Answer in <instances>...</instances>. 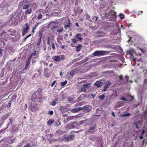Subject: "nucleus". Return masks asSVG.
I'll use <instances>...</instances> for the list:
<instances>
[{"label":"nucleus","instance_id":"1","mask_svg":"<svg viewBox=\"0 0 147 147\" xmlns=\"http://www.w3.org/2000/svg\"><path fill=\"white\" fill-rule=\"evenodd\" d=\"M42 90L39 88L37 91L34 92L32 95V100L33 102H37L42 98Z\"/></svg>","mask_w":147,"mask_h":147},{"label":"nucleus","instance_id":"2","mask_svg":"<svg viewBox=\"0 0 147 147\" xmlns=\"http://www.w3.org/2000/svg\"><path fill=\"white\" fill-rule=\"evenodd\" d=\"M75 137V135L73 134L68 135H65L62 136L61 140L65 142H69L74 140Z\"/></svg>","mask_w":147,"mask_h":147},{"label":"nucleus","instance_id":"3","mask_svg":"<svg viewBox=\"0 0 147 147\" xmlns=\"http://www.w3.org/2000/svg\"><path fill=\"white\" fill-rule=\"evenodd\" d=\"M107 52L104 51H96L91 55V56L93 57L96 56H102L105 55Z\"/></svg>","mask_w":147,"mask_h":147},{"label":"nucleus","instance_id":"4","mask_svg":"<svg viewBox=\"0 0 147 147\" xmlns=\"http://www.w3.org/2000/svg\"><path fill=\"white\" fill-rule=\"evenodd\" d=\"M25 26L26 27L24 28L22 32V36L24 35L28 31L29 29V26L28 23H26Z\"/></svg>","mask_w":147,"mask_h":147},{"label":"nucleus","instance_id":"5","mask_svg":"<svg viewBox=\"0 0 147 147\" xmlns=\"http://www.w3.org/2000/svg\"><path fill=\"white\" fill-rule=\"evenodd\" d=\"M6 34V32L3 31L1 34H0V36L2 37L4 36V39L5 40H7L9 39V35L5 34Z\"/></svg>","mask_w":147,"mask_h":147},{"label":"nucleus","instance_id":"6","mask_svg":"<svg viewBox=\"0 0 147 147\" xmlns=\"http://www.w3.org/2000/svg\"><path fill=\"white\" fill-rule=\"evenodd\" d=\"M108 15H111L112 16L113 18H117L116 12L114 10H111L108 13Z\"/></svg>","mask_w":147,"mask_h":147},{"label":"nucleus","instance_id":"7","mask_svg":"<svg viewBox=\"0 0 147 147\" xmlns=\"http://www.w3.org/2000/svg\"><path fill=\"white\" fill-rule=\"evenodd\" d=\"M111 85V83L109 81L106 82L104 86V89L102 90V91H106L107 90V89Z\"/></svg>","mask_w":147,"mask_h":147},{"label":"nucleus","instance_id":"8","mask_svg":"<svg viewBox=\"0 0 147 147\" xmlns=\"http://www.w3.org/2000/svg\"><path fill=\"white\" fill-rule=\"evenodd\" d=\"M83 110V108L82 107H79L78 108H75L72 109L71 111L73 113H76L78 112V111Z\"/></svg>","mask_w":147,"mask_h":147},{"label":"nucleus","instance_id":"9","mask_svg":"<svg viewBox=\"0 0 147 147\" xmlns=\"http://www.w3.org/2000/svg\"><path fill=\"white\" fill-rule=\"evenodd\" d=\"M94 85L96 86L97 88L100 87L103 84V83L102 82L97 81L94 83Z\"/></svg>","mask_w":147,"mask_h":147},{"label":"nucleus","instance_id":"10","mask_svg":"<svg viewBox=\"0 0 147 147\" xmlns=\"http://www.w3.org/2000/svg\"><path fill=\"white\" fill-rule=\"evenodd\" d=\"M53 59L55 61L58 62L61 60V56H55L53 57Z\"/></svg>","mask_w":147,"mask_h":147},{"label":"nucleus","instance_id":"11","mask_svg":"<svg viewBox=\"0 0 147 147\" xmlns=\"http://www.w3.org/2000/svg\"><path fill=\"white\" fill-rule=\"evenodd\" d=\"M82 35L80 33L77 34L75 36V38L78 39L80 41H82V38L81 37Z\"/></svg>","mask_w":147,"mask_h":147},{"label":"nucleus","instance_id":"12","mask_svg":"<svg viewBox=\"0 0 147 147\" xmlns=\"http://www.w3.org/2000/svg\"><path fill=\"white\" fill-rule=\"evenodd\" d=\"M64 131L61 130H58L56 132V134L58 136H59L63 134Z\"/></svg>","mask_w":147,"mask_h":147},{"label":"nucleus","instance_id":"13","mask_svg":"<svg viewBox=\"0 0 147 147\" xmlns=\"http://www.w3.org/2000/svg\"><path fill=\"white\" fill-rule=\"evenodd\" d=\"M58 103V101L57 98H56L55 100L51 102V104L53 106H55Z\"/></svg>","mask_w":147,"mask_h":147},{"label":"nucleus","instance_id":"14","mask_svg":"<svg viewBox=\"0 0 147 147\" xmlns=\"http://www.w3.org/2000/svg\"><path fill=\"white\" fill-rule=\"evenodd\" d=\"M29 108L31 111H32L33 112H35L36 111V110L37 109L33 105H31L29 107Z\"/></svg>","mask_w":147,"mask_h":147},{"label":"nucleus","instance_id":"15","mask_svg":"<svg viewBox=\"0 0 147 147\" xmlns=\"http://www.w3.org/2000/svg\"><path fill=\"white\" fill-rule=\"evenodd\" d=\"M71 126H72L73 128H74L75 127H77L78 124L77 122L76 121L74 122L73 123H71Z\"/></svg>","mask_w":147,"mask_h":147},{"label":"nucleus","instance_id":"16","mask_svg":"<svg viewBox=\"0 0 147 147\" xmlns=\"http://www.w3.org/2000/svg\"><path fill=\"white\" fill-rule=\"evenodd\" d=\"M145 127H142V132L141 135L140 136V139H142L143 138V136H142V135L144 134L145 132Z\"/></svg>","mask_w":147,"mask_h":147},{"label":"nucleus","instance_id":"17","mask_svg":"<svg viewBox=\"0 0 147 147\" xmlns=\"http://www.w3.org/2000/svg\"><path fill=\"white\" fill-rule=\"evenodd\" d=\"M31 56H32V57H34L35 59H37V57H38V56H37L36 55V51H34L33 53L31 54Z\"/></svg>","mask_w":147,"mask_h":147},{"label":"nucleus","instance_id":"18","mask_svg":"<svg viewBox=\"0 0 147 147\" xmlns=\"http://www.w3.org/2000/svg\"><path fill=\"white\" fill-rule=\"evenodd\" d=\"M42 32L41 30H40L38 32V37L39 38V41H40L41 40V38L42 36Z\"/></svg>","mask_w":147,"mask_h":147},{"label":"nucleus","instance_id":"19","mask_svg":"<svg viewBox=\"0 0 147 147\" xmlns=\"http://www.w3.org/2000/svg\"><path fill=\"white\" fill-rule=\"evenodd\" d=\"M71 123L67 124L66 127V128L67 129H70L73 128L72 126H71Z\"/></svg>","mask_w":147,"mask_h":147},{"label":"nucleus","instance_id":"20","mask_svg":"<svg viewBox=\"0 0 147 147\" xmlns=\"http://www.w3.org/2000/svg\"><path fill=\"white\" fill-rule=\"evenodd\" d=\"M82 45H79L76 47V51H80Z\"/></svg>","mask_w":147,"mask_h":147},{"label":"nucleus","instance_id":"21","mask_svg":"<svg viewBox=\"0 0 147 147\" xmlns=\"http://www.w3.org/2000/svg\"><path fill=\"white\" fill-rule=\"evenodd\" d=\"M71 24V23L70 22V21L69 20L68 24L66 25H65L64 27L65 29L68 28L70 26Z\"/></svg>","mask_w":147,"mask_h":147},{"label":"nucleus","instance_id":"22","mask_svg":"<svg viewBox=\"0 0 147 147\" xmlns=\"http://www.w3.org/2000/svg\"><path fill=\"white\" fill-rule=\"evenodd\" d=\"M54 122V120H51V119H49L47 121V123L49 125H51L52 123Z\"/></svg>","mask_w":147,"mask_h":147},{"label":"nucleus","instance_id":"23","mask_svg":"<svg viewBox=\"0 0 147 147\" xmlns=\"http://www.w3.org/2000/svg\"><path fill=\"white\" fill-rule=\"evenodd\" d=\"M8 115L7 114H5V115L3 116L1 118V119L2 121H4L6 119L8 118Z\"/></svg>","mask_w":147,"mask_h":147},{"label":"nucleus","instance_id":"24","mask_svg":"<svg viewBox=\"0 0 147 147\" xmlns=\"http://www.w3.org/2000/svg\"><path fill=\"white\" fill-rule=\"evenodd\" d=\"M14 100L13 99H12L11 100L9 101L8 102V103L7 105V107L8 108H10L11 107V103L12 102H13Z\"/></svg>","mask_w":147,"mask_h":147},{"label":"nucleus","instance_id":"25","mask_svg":"<svg viewBox=\"0 0 147 147\" xmlns=\"http://www.w3.org/2000/svg\"><path fill=\"white\" fill-rule=\"evenodd\" d=\"M96 125H95L94 126L90 128L88 131V133H91V130H93L94 129H95L96 128Z\"/></svg>","mask_w":147,"mask_h":147},{"label":"nucleus","instance_id":"26","mask_svg":"<svg viewBox=\"0 0 147 147\" xmlns=\"http://www.w3.org/2000/svg\"><path fill=\"white\" fill-rule=\"evenodd\" d=\"M89 138L91 140L93 141H94L96 138V137L95 136H91L89 137Z\"/></svg>","mask_w":147,"mask_h":147},{"label":"nucleus","instance_id":"27","mask_svg":"<svg viewBox=\"0 0 147 147\" xmlns=\"http://www.w3.org/2000/svg\"><path fill=\"white\" fill-rule=\"evenodd\" d=\"M90 83H88L86 84H84L83 85V86L85 87L86 88L90 87Z\"/></svg>","mask_w":147,"mask_h":147},{"label":"nucleus","instance_id":"28","mask_svg":"<svg viewBox=\"0 0 147 147\" xmlns=\"http://www.w3.org/2000/svg\"><path fill=\"white\" fill-rule=\"evenodd\" d=\"M105 97V96L104 94H102L99 96V98L102 100H103Z\"/></svg>","mask_w":147,"mask_h":147},{"label":"nucleus","instance_id":"29","mask_svg":"<svg viewBox=\"0 0 147 147\" xmlns=\"http://www.w3.org/2000/svg\"><path fill=\"white\" fill-rule=\"evenodd\" d=\"M67 83L66 80H65L64 82H62L60 83V85L61 86H63L66 85Z\"/></svg>","mask_w":147,"mask_h":147},{"label":"nucleus","instance_id":"30","mask_svg":"<svg viewBox=\"0 0 147 147\" xmlns=\"http://www.w3.org/2000/svg\"><path fill=\"white\" fill-rule=\"evenodd\" d=\"M130 115H131V114L129 113H127L123 114L122 115H121V116L122 117H125L127 116H130Z\"/></svg>","mask_w":147,"mask_h":147},{"label":"nucleus","instance_id":"31","mask_svg":"<svg viewBox=\"0 0 147 147\" xmlns=\"http://www.w3.org/2000/svg\"><path fill=\"white\" fill-rule=\"evenodd\" d=\"M31 12L32 10L31 9H28L26 11V14H28L31 13Z\"/></svg>","mask_w":147,"mask_h":147},{"label":"nucleus","instance_id":"32","mask_svg":"<svg viewBox=\"0 0 147 147\" xmlns=\"http://www.w3.org/2000/svg\"><path fill=\"white\" fill-rule=\"evenodd\" d=\"M76 73L75 71L74 70H72L70 72V74L72 76H73Z\"/></svg>","mask_w":147,"mask_h":147},{"label":"nucleus","instance_id":"33","mask_svg":"<svg viewBox=\"0 0 147 147\" xmlns=\"http://www.w3.org/2000/svg\"><path fill=\"white\" fill-rule=\"evenodd\" d=\"M63 30V28H60L59 29L57 30V32L59 33H61Z\"/></svg>","mask_w":147,"mask_h":147},{"label":"nucleus","instance_id":"34","mask_svg":"<svg viewBox=\"0 0 147 147\" xmlns=\"http://www.w3.org/2000/svg\"><path fill=\"white\" fill-rule=\"evenodd\" d=\"M138 123H140V122L139 121H138L137 122L135 123V124L136 126V128L137 129L138 128Z\"/></svg>","mask_w":147,"mask_h":147},{"label":"nucleus","instance_id":"35","mask_svg":"<svg viewBox=\"0 0 147 147\" xmlns=\"http://www.w3.org/2000/svg\"><path fill=\"white\" fill-rule=\"evenodd\" d=\"M86 89L85 87L84 88H81L80 89V92H85L86 91Z\"/></svg>","mask_w":147,"mask_h":147},{"label":"nucleus","instance_id":"36","mask_svg":"<svg viewBox=\"0 0 147 147\" xmlns=\"http://www.w3.org/2000/svg\"><path fill=\"white\" fill-rule=\"evenodd\" d=\"M42 15L41 13H40L38 15L37 18L38 19H40L42 18Z\"/></svg>","mask_w":147,"mask_h":147},{"label":"nucleus","instance_id":"37","mask_svg":"<svg viewBox=\"0 0 147 147\" xmlns=\"http://www.w3.org/2000/svg\"><path fill=\"white\" fill-rule=\"evenodd\" d=\"M29 5H24L23 7V9H27L28 8V7L29 6Z\"/></svg>","mask_w":147,"mask_h":147},{"label":"nucleus","instance_id":"38","mask_svg":"<svg viewBox=\"0 0 147 147\" xmlns=\"http://www.w3.org/2000/svg\"><path fill=\"white\" fill-rule=\"evenodd\" d=\"M3 50L1 49H0V57H1L2 56V54L3 52Z\"/></svg>","mask_w":147,"mask_h":147},{"label":"nucleus","instance_id":"39","mask_svg":"<svg viewBox=\"0 0 147 147\" xmlns=\"http://www.w3.org/2000/svg\"><path fill=\"white\" fill-rule=\"evenodd\" d=\"M119 16H120V18L121 19H123L124 18V16L122 13H120L119 15Z\"/></svg>","mask_w":147,"mask_h":147},{"label":"nucleus","instance_id":"40","mask_svg":"<svg viewBox=\"0 0 147 147\" xmlns=\"http://www.w3.org/2000/svg\"><path fill=\"white\" fill-rule=\"evenodd\" d=\"M60 56H61V59L62 60H63L65 59V56L64 55H60Z\"/></svg>","mask_w":147,"mask_h":147},{"label":"nucleus","instance_id":"41","mask_svg":"<svg viewBox=\"0 0 147 147\" xmlns=\"http://www.w3.org/2000/svg\"><path fill=\"white\" fill-rule=\"evenodd\" d=\"M83 109H84V110L88 111L89 109V108L87 107L84 106L83 107H82Z\"/></svg>","mask_w":147,"mask_h":147},{"label":"nucleus","instance_id":"42","mask_svg":"<svg viewBox=\"0 0 147 147\" xmlns=\"http://www.w3.org/2000/svg\"><path fill=\"white\" fill-rule=\"evenodd\" d=\"M48 113L51 115H52L53 114V111H49L48 112Z\"/></svg>","mask_w":147,"mask_h":147},{"label":"nucleus","instance_id":"43","mask_svg":"<svg viewBox=\"0 0 147 147\" xmlns=\"http://www.w3.org/2000/svg\"><path fill=\"white\" fill-rule=\"evenodd\" d=\"M139 49L143 53H144L146 52V50L144 49H143L142 48H140Z\"/></svg>","mask_w":147,"mask_h":147},{"label":"nucleus","instance_id":"44","mask_svg":"<svg viewBox=\"0 0 147 147\" xmlns=\"http://www.w3.org/2000/svg\"><path fill=\"white\" fill-rule=\"evenodd\" d=\"M120 100H122L125 101H128V100L126 99L124 97H122L120 98Z\"/></svg>","mask_w":147,"mask_h":147},{"label":"nucleus","instance_id":"45","mask_svg":"<svg viewBox=\"0 0 147 147\" xmlns=\"http://www.w3.org/2000/svg\"><path fill=\"white\" fill-rule=\"evenodd\" d=\"M57 82V81L56 80H55L53 82V83H52V84H51V87H53L55 84Z\"/></svg>","mask_w":147,"mask_h":147},{"label":"nucleus","instance_id":"46","mask_svg":"<svg viewBox=\"0 0 147 147\" xmlns=\"http://www.w3.org/2000/svg\"><path fill=\"white\" fill-rule=\"evenodd\" d=\"M55 124L57 125H60V123L59 121H57L55 122Z\"/></svg>","mask_w":147,"mask_h":147},{"label":"nucleus","instance_id":"47","mask_svg":"<svg viewBox=\"0 0 147 147\" xmlns=\"http://www.w3.org/2000/svg\"><path fill=\"white\" fill-rule=\"evenodd\" d=\"M52 47L53 50H55V45L53 43H52Z\"/></svg>","mask_w":147,"mask_h":147},{"label":"nucleus","instance_id":"48","mask_svg":"<svg viewBox=\"0 0 147 147\" xmlns=\"http://www.w3.org/2000/svg\"><path fill=\"white\" fill-rule=\"evenodd\" d=\"M147 84V80L144 79V85H146Z\"/></svg>","mask_w":147,"mask_h":147},{"label":"nucleus","instance_id":"49","mask_svg":"<svg viewBox=\"0 0 147 147\" xmlns=\"http://www.w3.org/2000/svg\"><path fill=\"white\" fill-rule=\"evenodd\" d=\"M71 40L72 42L74 43H76L77 42V40H76L75 39H71Z\"/></svg>","mask_w":147,"mask_h":147},{"label":"nucleus","instance_id":"50","mask_svg":"<svg viewBox=\"0 0 147 147\" xmlns=\"http://www.w3.org/2000/svg\"><path fill=\"white\" fill-rule=\"evenodd\" d=\"M1 42L3 43V44L1 46V47L3 48L4 47V45L5 44V42L3 40H1Z\"/></svg>","mask_w":147,"mask_h":147},{"label":"nucleus","instance_id":"51","mask_svg":"<svg viewBox=\"0 0 147 147\" xmlns=\"http://www.w3.org/2000/svg\"><path fill=\"white\" fill-rule=\"evenodd\" d=\"M86 18L87 19H88V20H89L90 21V22L92 21L90 19V16H89L88 15H87L86 16Z\"/></svg>","mask_w":147,"mask_h":147},{"label":"nucleus","instance_id":"52","mask_svg":"<svg viewBox=\"0 0 147 147\" xmlns=\"http://www.w3.org/2000/svg\"><path fill=\"white\" fill-rule=\"evenodd\" d=\"M24 147H31L30 145L29 144H27L26 145L24 146Z\"/></svg>","mask_w":147,"mask_h":147},{"label":"nucleus","instance_id":"53","mask_svg":"<svg viewBox=\"0 0 147 147\" xmlns=\"http://www.w3.org/2000/svg\"><path fill=\"white\" fill-rule=\"evenodd\" d=\"M125 78L126 79L127 82L128 81L129 77L127 76H125Z\"/></svg>","mask_w":147,"mask_h":147},{"label":"nucleus","instance_id":"54","mask_svg":"<svg viewBox=\"0 0 147 147\" xmlns=\"http://www.w3.org/2000/svg\"><path fill=\"white\" fill-rule=\"evenodd\" d=\"M119 79L120 80H123V77L122 75H120L119 76Z\"/></svg>","mask_w":147,"mask_h":147},{"label":"nucleus","instance_id":"55","mask_svg":"<svg viewBox=\"0 0 147 147\" xmlns=\"http://www.w3.org/2000/svg\"><path fill=\"white\" fill-rule=\"evenodd\" d=\"M117 136V134H115L113 136V139L114 140L115 139Z\"/></svg>","mask_w":147,"mask_h":147},{"label":"nucleus","instance_id":"56","mask_svg":"<svg viewBox=\"0 0 147 147\" xmlns=\"http://www.w3.org/2000/svg\"><path fill=\"white\" fill-rule=\"evenodd\" d=\"M131 98V100H129V101H132L133 100V99H134V96H130Z\"/></svg>","mask_w":147,"mask_h":147},{"label":"nucleus","instance_id":"57","mask_svg":"<svg viewBox=\"0 0 147 147\" xmlns=\"http://www.w3.org/2000/svg\"><path fill=\"white\" fill-rule=\"evenodd\" d=\"M28 65H25V67L24 68V69L25 70L27 69L28 68Z\"/></svg>","mask_w":147,"mask_h":147},{"label":"nucleus","instance_id":"58","mask_svg":"<svg viewBox=\"0 0 147 147\" xmlns=\"http://www.w3.org/2000/svg\"><path fill=\"white\" fill-rule=\"evenodd\" d=\"M30 62L29 61H27L26 63V65H29L30 64Z\"/></svg>","mask_w":147,"mask_h":147},{"label":"nucleus","instance_id":"59","mask_svg":"<svg viewBox=\"0 0 147 147\" xmlns=\"http://www.w3.org/2000/svg\"><path fill=\"white\" fill-rule=\"evenodd\" d=\"M36 62V61L35 59H33L32 61V63H35Z\"/></svg>","mask_w":147,"mask_h":147},{"label":"nucleus","instance_id":"60","mask_svg":"<svg viewBox=\"0 0 147 147\" xmlns=\"http://www.w3.org/2000/svg\"><path fill=\"white\" fill-rule=\"evenodd\" d=\"M113 116H114V117H115V113H114V112H112V114H111Z\"/></svg>","mask_w":147,"mask_h":147},{"label":"nucleus","instance_id":"61","mask_svg":"<svg viewBox=\"0 0 147 147\" xmlns=\"http://www.w3.org/2000/svg\"><path fill=\"white\" fill-rule=\"evenodd\" d=\"M73 99L71 98H69V101H72Z\"/></svg>","mask_w":147,"mask_h":147},{"label":"nucleus","instance_id":"62","mask_svg":"<svg viewBox=\"0 0 147 147\" xmlns=\"http://www.w3.org/2000/svg\"><path fill=\"white\" fill-rule=\"evenodd\" d=\"M65 47V45H63L61 46V48L63 49H64Z\"/></svg>","mask_w":147,"mask_h":147},{"label":"nucleus","instance_id":"63","mask_svg":"<svg viewBox=\"0 0 147 147\" xmlns=\"http://www.w3.org/2000/svg\"><path fill=\"white\" fill-rule=\"evenodd\" d=\"M139 105H140V103H138L137 104H135V106L136 107H138Z\"/></svg>","mask_w":147,"mask_h":147},{"label":"nucleus","instance_id":"64","mask_svg":"<svg viewBox=\"0 0 147 147\" xmlns=\"http://www.w3.org/2000/svg\"><path fill=\"white\" fill-rule=\"evenodd\" d=\"M31 35V34H29V35H28L26 37H27V38H28L29 37H30Z\"/></svg>","mask_w":147,"mask_h":147}]
</instances>
